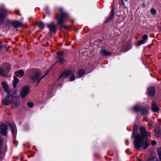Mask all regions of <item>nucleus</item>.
Here are the masks:
<instances>
[{"mask_svg": "<svg viewBox=\"0 0 161 161\" xmlns=\"http://www.w3.org/2000/svg\"><path fill=\"white\" fill-rule=\"evenodd\" d=\"M138 128V127L136 125H134L132 135V137L134 136L135 137V141L133 142L134 146L137 149L139 150L144 144L145 145L142 147L145 149L149 145L147 140L145 139L146 137L149 136L148 133L146 131L144 127L141 126L140 130L141 135L138 133H136L134 135V133L137 132Z\"/></svg>", "mask_w": 161, "mask_h": 161, "instance_id": "obj_1", "label": "nucleus"}, {"mask_svg": "<svg viewBox=\"0 0 161 161\" xmlns=\"http://www.w3.org/2000/svg\"><path fill=\"white\" fill-rule=\"evenodd\" d=\"M60 15L58 13H56L55 19L57 21L58 24L60 26L61 28H64L65 29H68V26L65 25L64 23L65 19L68 17V14L66 12L64 9L60 8L58 9Z\"/></svg>", "mask_w": 161, "mask_h": 161, "instance_id": "obj_2", "label": "nucleus"}, {"mask_svg": "<svg viewBox=\"0 0 161 161\" xmlns=\"http://www.w3.org/2000/svg\"><path fill=\"white\" fill-rule=\"evenodd\" d=\"M49 72V71H48L47 73L44 74L43 76H42V74L40 72L36 71L31 76V80L34 82L37 81V83H38Z\"/></svg>", "mask_w": 161, "mask_h": 161, "instance_id": "obj_3", "label": "nucleus"}, {"mask_svg": "<svg viewBox=\"0 0 161 161\" xmlns=\"http://www.w3.org/2000/svg\"><path fill=\"white\" fill-rule=\"evenodd\" d=\"M7 97L2 100L3 104L5 105H7L13 103V94L11 95L10 93H7Z\"/></svg>", "mask_w": 161, "mask_h": 161, "instance_id": "obj_4", "label": "nucleus"}, {"mask_svg": "<svg viewBox=\"0 0 161 161\" xmlns=\"http://www.w3.org/2000/svg\"><path fill=\"white\" fill-rule=\"evenodd\" d=\"M30 90V89L29 86H26L24 87L21 91V97L24 98L26 97Z\"/></svg>", "mask_w": 161, "mask_h": 161, "instance_id": "obj_5", "label": "nucleus"}, {"mask_svg": "<svg viewBox=\"0 0 161 161\" xmlns=\"http://www.w3.org/2000/svg\"><path fill=\"white\" fill-rule=\"evenodd\" d=\"M47 26L50 30L51 34H55L56 32V29L57 25L54 24L52 22L50 24H47Z\"/></svg>", "mask_w": 161, "mask_h": 161, "instance_id": "obj_6", "label": "nucleus"}, {"mask_svg": "<svg viewBox=\"0 0 161 161\" xmlns=\"http://www.w3.org/2000/svg\"><path fill=\"white\" fill-rule=\"evenodd\" d=\"M71 73V71L70 69L64 71L60 75L58 79V81L60 78H67Z\"/></svg>", "mask_w": 161, "mask_h": 161, "instance_id": "obj_7", "label": "nucleus"}, {"mask_svg": "<svg viewBox=\"0 0 161 161\" xmlns=\"http://www.w3.org/2000/svg\"><path fill=\"white\" fill-rule=\"evenodd\" d=\"M17 92L15 91L13 93V103L15 106L19 105V97L16 95Z\"/></svg>", "mask_w": 161, "mask_h": 161, "instance_id": "obj_8", "label": "nucleus"}, {"mask_svg": "<svg viewBox=\"0 0 161 161\" xmlns=\"http://www.w3.org/2000/svg\"><path fill=\"white\" fill-rule=\"evenodd\" d=\"M17 92L15 91L13 93V103L15 106L19 105V97L16 95Z\"/></svg>", "mask_w": 161, "mask_h": 161, "instance_id": "obj_9", "label": "nucleus"}, {"mask_svg": "<svg viewBox=\"0 0 161 161\" xmlns=\"http://www.w3.org/2000/svg\"><path fill=\"white\" fill-rule=\"evenodd\" d=\"M0 132L3 135L6 136L7 133V126L3 124L1 125L0 126Z\"/></svg>", "mask_w": 161, "mask_h": 161, "instance_id": "obj_10", "label": "nucleus"}, {"mask_svg": "<svg viewBox=\"0 0 161 161\" xmlns=\"http://www.w3.org/2000/svg\"><path fill=\"white\" fill-rule=\"evenodd\" d=\"M7 13V10L5 8H0V19L4 18Z\"/></svg>", "mask_w": 161, "mask_h": 161, "instance_id": "obj_11", "label": "nucleus"}, {"mask_svg": "<svg viewBox=\"0 0 161 161\" xmlns=\"http://www.w3.org/2000/svg\"><path fill=\"white\" fill-rule=\"evenodd\" d=\"M115 14V12L114 10L112 8L110 15L108 17L107 19L105 21L106 23H107L108 22L112 19L113 16Z\"/></svg>", "mask_w": 161, "mask_h": 161, "instance_id": "obj_12", "label": "nucleus"}, {"mask_svg": "<svg viewBox=\"0 0 161 161\" xmlns=\"http://www.w3.org/2000/svg\"><path fill=\"white\" fill-rule=\"evenodd\" d=\"M12 25L14 28H18L22 25L21 23L17 21H15L12 22Z\"/></svg>", "mask_w": 161, "mask_h": 161, "instance_id": "obj_13", "label": "nucleus"}, {"mask_svg": "<svg viewBox=\"0 0 161 161\" xmlns=\"http://www.w3.org/2000/svg\"><path fill=\"white\" fill-rule=\"evenodd\" d=\"M152 109L155 112L159 110V108L158 107L157 103L153 102L152 103Z\"/></svg>", "mask_w": 161, "mask_h": 161, "instance_id": "obj_14", "label": "nucleus"}, {"mask_svg": "<svg viewBox=\"0 0 161 161\" xmlns=\"http://www.w3.org/2000/svg\"><path fill=\"white\" fill-rule=\"evenodd\" d=\"M148 92L149 95L151 97L154 96L155 92V90L154 87H151L149 88L148 89Z\"/></svg>", "mask_w": 161, "mask_h": 161, "instance_id": "obj_15", "label": "nucleus"}, {"mask_svg": "<svg viewBox=\"0 0 161 161\" xmlns=\"http://www.w3.org/2000/svg\"><path fill=\"white\" fill-rule=\"evenodd\" d=\"M2 84L6 92L7 93H10V92L9 90L8 87L6 83L5 82H3L2 83Z\"/></svg>", "mask_w": 161, "mask_h": 161, "instance_id": "obj_16", "label": "nucleus"}, {"mask_svg": "<svg viewBox=\"0 0 161 161\" xmlns=\"http://www.w3.org/2000/svg\"><path fill=\"white\" fill-rule=\"evenodd\" d=\"M100 53L103 55L104 56H109L111 54V53L108 51H106L104 49H102Z\"/></svg>", "mask_w": 161, "mask_h": 161, "instance_id": "obj_17", "label": "nucleus"}, {"mask_svg": "<svg viewBox=\"0 0 161 161\" xmlns=\"http://www.w3.org/2000/svg\"><path fill=\"white\" fill-rule=\"evenodd\" d=\"M143 115H147L148 114L147 108L145 107H141V109L140 110Z\"/></svg>", "mask_w": 161, "mask_h": 161, "instance_id": "obj_18", "label": "nucleus"}, {"mask_svg": "<svg viewBox=\"0 0 161 161\" xmlns=\"http://www.w3.org/2000/svg\"><path fill=\"white\" fill-rule=\"evenodd\" d=\"M15 74L19 77H21L24 75V71L22 70H20L15 72Z\"/></svg>", "mask_w": 161, "mask_h": 161, "instance_id": "obj_19", "label": "nucleus"}, {"mask_svg": "<svg viewBox=\"0 0 161 161\" xmlns=\"http://www.w3.org/2000/svg\"><path fill=\"white\" fill-rule=\"evenodd\" d=\"M14 81L13 82V86L14 88H15L19 81V80L15 75L14 76Z\"/></svg>", "mask_w": 161, "mask_h": 161, "instance_id": "obj_20", "label": "nucleus"}, {"mask_svg": "<svg viewBox=\"0 0 161 161\" xmlns=\"http://www.w3.org/2000/svg\"><path fill=\"white\" fill-rule=\"evenodd\" d=\"M132 109L135 112H137L139 111H140V110L141 109V107H139L137 106H135Z\"/></svg>", "mask_w": 161, "mask_h": 161, "instance_id": "obj_21", "label": "nucleus"}, {"mask_svg": "<svg viewBox=\"0 0 161 161\" xmlns=\"http://www.w3.org/2000/svg\"><path fill=\"white\" fill-rule=\"evenodd\" d=\"M85 72V71L82 69H80L78 71V74L80 76H81Z\"/></svg>", "mask_w": 161, "mask_h": 161, "instance_id": "obj_22", "label": "nucleus"}, {"mask_svg": "<svg viewBox=\"0 0 161 161\" xmlns=\"http://www.w3.org/2000/svg\"><path fill=\"white\" fill-rule=\"evenodd\" d=\"M147 161H158V158L155 157L151 158L149 159Z\"/></svg>", "mask_w": 161, "mask_h": 161, "instance_id": "obj_23", "label": "nucleus"}, {"mask_svg": "<svg viewBox=\"0 0 161 161\" xmlns=\"http://www.w3.org/2000/svg\"><path fill=\"white\" fill-rule=\"evenodd\" d=\"M58 61L61 64H63L65 62L64 59L62 57H58Z\"/></svg>", "mask_w": 161, "mask_h": 161, "instance_id": "obj_24", "label": "nucleus"}, {"mask_svg": "<svg viewBox=\"0 0 161 161\" xmlns=\"http://www.w3.org/2000/svg\"><path fill=\"white\" fill-rule=\"evenodd\" d=\"M145 41L143 40H141L137 42V46H140L141 44H142L145 43Z\"/></svg>", "mask_w": 161, "mask_h": 161, "instance_id": "obj_25", "label": "nucleus"}, {"mask_svg": "<svg viewBox=\"0 0 161 161\" xmlns=\"http://www.w3.org/2000/svg\"><path fill=\"white\" fill-rule=\"evenodd\" d=\"M4 71L3 69L0 68V75H2L4 77H6V75L4 74Z\"/></svg>", "mask_w": 161, "mask_h": 161, "instance_id": "obj_26", "label": "nucleus"}, {"mask_svg": "<svg viewBox=\"0 0 161 161\" xmlns=\"http://www.w3.org/2000/svg\"><path fill=\"white\" fill-rule=\"evenodd\" d=\"M158 155L160 160H161V148H159L157 149Z\"/></svg>", "mask_w": 161, "mask_h": 161, "instance_id": "obj_27", "label": "nucleus"}, {"mask_svg": "<svg viewBox=\"0 0 161 161\" xmlns=\"http://www.w3.org/2000/svg\"><path fill=\"white\" fill-rule=\"evenodd\" d=\"M151 12L152 14L155 15L157 13V11L155 9L152 8L151 10Z\"/></svg>", "mask_w": 161, "mask_h": 161, "instance_id": "obj_28", "label": "nucleus"}, {"mask_svg": "<svg viewBox=\"0 0 161 161\" xmlns=\"http://www.w3.org/2000/svg\"><path fill=\"white\" fill-rule=\"evenodd\" d=\"M9 126L11 128V130H12V134H14V131L15 127L14 126L12 125H11L10 124L9 125Z\"/></svg>", "mask_w": 161, "mask_h": 161, "instance_id": "obj_29", "label": "nucleus"}, {"mask_svg": "<svg viewBox=\"0 0 161 161\" xmlns=\"http://www.w3.org/2000/svg\"><path fill=\"white\" fill-rule=\"evenodd\" d=\"M39 26V27L42 29H43L44 28V24L42 22H40Z\"/></svg>", "mask_w": 161, "mask_h": 161, "instance_id": "obj_30", "label": "nucleus"}, {"mask_svg": "<svg viewBox=\"0 0 161 161\" xmlns=\"http://www.w3.org/2000/svg\"><path fill=\"white\" fill-rule=\"evenodd\" d=\"M28 106L30 108H32L34 104L31 102H28L27 103Z\"/></svg>", "mask_w": 161, "mask_h": 161, "instance_id": "obj_31", "label": "nucleus"}, {"mask_svg": "<svg viewBox=\"0 0 161 161\" xmlns=\"http://www.w3.org/2000/svg\"><path fill=\"white\" fill-rule=\"evenodd\" d=\"M63 55V53L60 52H58L57 53V55L58 56V57H61Z\"/></svg>", "mask_w": 161, "mask_h": 161, "instance_id": "obj_32", "label": "nucleus"}, {"mask_svg": "<svg viewBox=\"0 0 161 161\" xmlns=\"http://www.w3.org/2000/svg\"><path fill=\"white\" fill-rule=\"evenodd\" d=\"M75 79V77L74 74H72L70 79L71 81H72L74 80Z\"/></svg>", "mask_w": 161, "mask_h": 161, "instance_id": "obj_33", "label": "nucleus"}, {"mask_svg": "<svg viewBox=\"0 0 161 161\" xmlns=\"http://www.w3.org/2000/svg\"><path fill=\"white\" fill-rule=\"evenodd\" d=\"M148 36L147 35H144L142 37V39L143 40L145 41L147 39Z\"/></svg>", "mask_w": 161, "mask_h": 161, "instance_id": "obj_34", "label": "nucleus"}, {"mask_svg": "<svg viewBox=\"0 0 161 161\" xmlns=\"http://www.w3.org/2000/svg\"><path fill=\"white\" fill-rule=\"evenodd\" d=\"M155 135L157 137H159L160 135V133L159 131H157L155 133Z\"/></svg>", "mask_w": 161, "mask_h": 161, "instance_id": "obj_35", "label": "nucleus"}, {"mask_svg": "<svg viewBox=\"0 0 161 161\" xmlns=\"http://www.w3.org/2000/svg\"><path fill=\"white\" fill-rule=\"evenodd\" d=\"M156 143V142L154 140H153L151 142V144L152 145H154Z\"/></svg>", "mask_w": 161, "mask_h": 161, "instance_id": "obj_36", "label": "nucleus"}, {"mask_svg": "<svg viewBox=\"0 0 161 161\" xmlns=\"http://www.w3.org/2000/svg\"><path fill=\"white\" fill-rule=\"evenodd\" d=\"M3 143V141L2 138L0 137V146L2 145Z\"/></svg>", "mask_w": 161, "mask_h": 161, "instance_id": "obj_37", "label": "nucleus"}, {"mask_svg": "<svg viewBox=\"0 0 161 161\" xmlns=\"http://www.w3.org/2000/svg\"><path fill=\"white\" fill-rule=\"evenodd\" d=\"M10 65L8 64V65L7 67H8V68L6 70V72L8 73L9 71V68Z\"/></svg>", "mask_w": 161, "mask_h": 161, "instance_id": "obj_38", "label": "nucleus"}, {"mask_svg": "<svg viewBox=\"0 0 161 161\" xmlns=\"http://www.w3.org/2000/svg\"><path fill=\"white\" fill-rule=\"evenodd\" d=\"M4 47L5 48H7V47L5 46H0V50L2 49L3 48V47Z\"/></svg>", "mask_w": 161, "mask_h": 161, "instance_id": "obj_39", "label": "nucleus"}, {"mask_svg": "<svg viewBox=\"0 0 161 161\" xmlns=\"http://www.w3.org/2000/svg\"><path fill=\"white\" fill-rule=\"evenodd\" d=\"M15 14L17 15H19V11H15Z\"/></svg>", "mask_w": 161, "mask_h": 161, "instance_id": "obj_40", "label": "nucleus"}, {"mask_svg": "<svg viewBox=\"0 0 161 161\" xmlns=\"http://www.w3.org/2000/svg\"><path fill=\"white\" fill-rule=\"evenodd\" d=\"M4 22V20H0V24L3 23Z\"/></svg>", "mask_w": 161, "mask_h": 161, "instance_id": "obj_41", "label": "nucleus"}, {"mask_svg": "<svg viewBox=\"0 0 161 161\" xmlns=\"http://www.w3.org/2000/svg\"><path fill=\"white\" fill-rule=\"evenodd\" d=\"M136 158L138 159V161H142L141 159L138 158V157H136Z\"/></svg>", "mask_w": 161, "mask_h": 161, "instance_id": "obj_42", "label": "nucleus"}, {"mask_svg": "<svg viewBox=\"0 0 161 161\" xmlns=\"http://www.w3.org/2000/svg\"><path fill=\"white\" fill-rule=\"evenodd\" d=\"M121 1H122V3H123V5H124V3L123 2V0H121Z\"/></svg>", "mask_w": 161, "mask_h": 161, "instance_id": "obj_43", "label": "nucleus"}, {"mask_svg": "<svg viewBox=\"0 0 161 161\" xmlns=\"http://www.w3.org/2000/svg\"><path fill=\"white\" fill-rule=\"evenodd\" d=\"M73 21H74V20H72L71 21V22H72V23H73Z\"/></svg>", "mask_w": 161, "mask_h": 161, "instance_id": "obj_44", "label": "nucleus"}, {"mask_svg": "<svg viewBox=\"0 0 161 161\" xmlns=\"http://www.w3.org/2000/svg\"><path fill=\"white\" fill-rule=\"evenodd\" d=\"M1 153V151L0 150V153Z\"/></svg>", "mask_w": 161, "mask_h": 161, "instance_id": "obj_45", "label": "nucleus"}, {"mask_svg": "<svg viewBox=\"0 0 161 161\" xmlns=\"http://www.w3.org/2000/svg\"><path fill=\"white\" fill-rule=\"evenodd\" d=\"M143 7H145V5H144V4H143Z\"/></svg>", "mask_w": 161, "mask_h": 161, "instance_id": "obj_46", "label": "nucleus"}, {"mask_svg": "<svg viewBox=\"0 0 161 161\" xmlns=\"http://www.w3.org/2000/svg\"><path fill=\"white\" fill-rule=\"evenodd\" d=\"M159 29H160V30H161V27H159Z\"/></svg>", "mask_w": 161, "mask_h": 161, "instance_id": "obj_47", "label": "nucleus"}, {"mask_svg": "<svg viewBox=\"0 0 161 161\" xmlns=\"http://www.w3.org/2000/svg\"><path fill=\"white\" fill-rule=\"evenodd\" d=\"M28 157L29 158L30 157V156H28Z\"/></svg>", "mask_w": 161, "mask_h": 161, "instance_id": "obj_48", "label": "nucleus"}, {"mask_svg": "<svg viewBox=\"0 0 161 161\" xmlns=\"http://www.w3.org/2000/svg\"><path fill=\"white\" fill-rule=\"evenodd\" d=\"M1 91V88H0V91Z\"/></svg>", "mask_w": 161, "mask_h": 161, "instance_id": "obj_49", "label": "nucleus"}]
</instances>
